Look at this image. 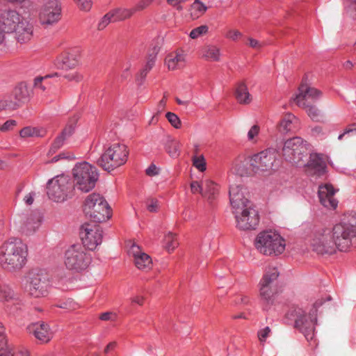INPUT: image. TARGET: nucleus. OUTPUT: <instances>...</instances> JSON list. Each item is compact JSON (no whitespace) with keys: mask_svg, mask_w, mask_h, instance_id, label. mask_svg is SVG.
Returning a JSON list of instances; mask_svg holds the SVG:
<instances>
[{"mask_svg":"<svg viewBox=\"0 0 356 356\" xmlns=\"http://www.w3.org/2000/svg\"><path fill=\"white\" fill-rule=\"evenodd\" d=\"M310 245L318 254H332L337 250L347 252L356 247V213L350 214L332 229L321 228L312 237Z\"/></svg>","mask_w":356,"mask_h":356,"instance_id":"f257e3e1","label":"nucleus"},{"mask_svg":"<svg viewBox=\"0 0 356 356\" xmlns=\"http://www.w3.org/2000/svg\"><path fill=\"white\" fill-rule=\"evenodd\" d=\"M27 245L17 238H10L1 246L0 264L9 271L22 269L26 261Z\"/></svg>","mask_w":356,"mask_h":356,"instance_id":"f03ea898","label":"nucleus"},{"mask_svg":"<svg viewBox=\"0 0 356 356\" xmlns=\"http://www.w3.org/2000/svg\"><path fill=\"white\" fill-rule=\"evenodd\" d=\"M51 284V277L44 269H31L22 279V287L25 292L34 298L46 296L49 293Z\"/></svg>","mask_w":356,"mask_h":356,"instance_id":"7ed1b4c3","label":"nucleus"},{"mask_svg":"<svg viewBox=\"0 0 356 356\" xmlns=\"http://www.w3.org/2000/svg\"><path fill=\"white\" fill-rule=\"evenodd\" d=\"M72 175L74 187L83 193L93 189L99 177L97 168L86 161L76 163Z\"/></svg>","mask_w":356,"mask_h":356,"instance_id":"20e7f679","label":"nucleus"},{"mask_svg":"<svg viewBox=\"0 0 356 356\" xmlns=\"http://www.w3.org/2000/svg\"><path fill=\"white\" fill-rule=\"evenodd\" d=\"M254 246L261 253L267 256L281 254L285 250V240L275 231L259 233L254 240Z\"/></svg>","mask_w":356,"mask_h":356,"instance_id":"39448f33","label":"nucleus"},{"mask_svg":"<svg viewBox=\"0 0 356 356\" xmlns=\"http://www.w3.org/2000/svg\"><path fill=\"white\" fill-rule=\"evenodd\" d=\"M83 211L94 222H102L111 217V209L105 198L99 193H92L85 200Z\"/></svg>","mask_w":356,"mask_h":356,"instance_id":"423d86ee","label":"nucleus"},{"mask_svg":"<svg viewBox=\"0 0 356 356\" xmlns=\"http://www.w3.org/2000/svg\"><path fill=\"white\" fill-rule=\"evenodd\" d=\"M92 257L81 244H74L68 247L64 254V265L67 269L74 272L86 270L90 265Z\"/></svg>","mask_w":356,"mask_h":356,"instance_id":"0eeeda50","label":"nucleus"},{"mask_svg":"<svg viewBox=\"0 0 356 356\" xmlns=\"http://www.w3.org/2000/svg\"><path fill=\"white\" fill-rule=\"evenodd\" d=\"M127 146L115 143L111 145L98 160V165L104 170L111 171L124 164L127 160Z\"/></svg>","mask_w":356,"mask_h":356,"instance_id":"6e6552de","label":"nucleus"},{"mask_svg":"<svg viewBox=\"0 0 356 356\" xmlns=\"http://www.w3.org/2000/svg\"><path fill=\"white\" fill-rule=\"evenodd\" d=\"M308 154V144L300 137H294L285 141L282 156L293 165H301Z\"/></svg>","mask_w":356,"mask_h":356,"instance_id":"1a4fd4ad","label":"nucleus"},{"mask_svg":"<svg viewBox=\"0 0 356 356\" xmlns=\"http://www.w3.org/2000/svg\"><path fill=\"white\" fill-rule=\"evenodd\" d=\"M288 316L293 318L295 327L305 335L307 341L314 339L316 322L314 312L307 314L302 308L294 307L289 312Z\"/></svg>","mask_w":356,"mask_h":356,"instance_id":"9d476101","label":"nucleus"},{"mask_svg":"<svg viewBox=\"0 0 356 356\" xmlns=\"http://www.w3.org/2000/svg\"><path fill=\"white\" fill-rule=\"evenodd\" d=\"M73 186L69 177L58 175L49 180L47 186L48 197L55 202H63L70 195Z\"/></svg>","mask_w":356,"mask_h":356,"instance_id":"9b49d317","label":"nucleus"},{"mask_svg":"<svg viewBox=\"0 0 356 356\" xmlns=\"http://www.w3.org/2000/svg\"><path fill=\"white\" fill-rule=\"evenodd\" d=\"M80 236L81 245L93 250L102 243V230L97 222L85 223L81 226Z\"/></svg>","mask_w":356,"mask_h":356,"instance_id":"f8f14e48","label":"nucleus"},{"mask_svg":"<svg viewBox=\"0 0 356 356\" xmlns=\"http://www.w3.org/2000/svg\"><path fill=\"white\" fill-rule=\"evenodd\" d=\"M277 159V153L273 149H266L252 156L251 167L257 172H270Z\"/></svg>","mask_w":356,"mask_h":356,"instance_id":"ddd939ff","label":"nucleus"},{"mask_svg":"<svg viewBox=\"0 0 356 356\" xmlns=\"http://www.w3.org/2000/svg\"><path fill=\"white\" fill-rule=\"evenodd\" d=\"M235 215L236 227L241 230L254 229L259 224V218L258 211L254 205L245 207Z\"/></svg>","mask_w":356,"mask_h":356,"instance_id":"4468645a","label":"nucleus"},{"mask_svg":"<svg viewBox=\"0 0 356 356\" xmlns=\"http://www.w3.org/2000/svg\"><path fill=\"white\" fill-rule=\"evenodd\" d=\"M61 16V8L56 0L46 3L40 9L39 20L44 26H51L57 23Z\"/></svg>","mask_w":356,"mask_h":356,"instance_id":"2eb2a0df","label":"nucleus"},{"mask_svg":"<svg viewBox=\"0 0 356 356\" xmlns=\"http://www.w3.org/2000/svg\"><path fill=\"white\" fill-rule=\"evenodd\" d=\"M321 95L320 90L302 81L299 86L298 94L293 100L299 107H305L306 105L314 104Z\"/></svg>","mask_w":356,"mask_h":356,"instance_id":"dca6fc26","label":"nucleus"},{"mask_svg":"<svg viewBox=\"0 0 356 356\" xmlns=\"http://www.w3.org/2000/svg\"><path fill=\"white\" fill-rule=\"evenodd\" d=\"M246 189L240 185H232L229 188V200L233 212H239L253 204L245 197Z\"/></svg>","mask_w":356,"mask_h":356,"instance_id":"f3484780","label":"nucleus"},{"mask_svg":"<svg viewBox=\"0 0 356 356\" xmlns=\"http://www.w3.org/2000/svg\"><path fill=\"white\" fill-rule=\"evenodd\" d=\"M130 257H133V260L136 267L143 271H147L152 267V258L145 252L142 251L140 248L134 243H131L128 250Z\"/></svg>","mask_w":356,"mask_h":356,"instance_id":"a211bd4d","label":"nucleus"},{"mask_svg":"<svg viewBox=\"0 0 356 356\" xmlns=\"http://www.w3.org/2000/svg\"><path fill=\"white\" fill-rule=\"evenodd\" d=\"M327 172L326 158L324 155L317 153L311 154L307 165V172L309 175L322 177Z\"/></svg>","mask_w":356,"mask_h":356,"instance_id":"6ab92c4d","label":"nucleus"},{"mask_svg":"<svg viewBox=\"0 0 356 356\" xmlns=\"http://www.w3.org/2000/svg\"><path fill=\"white\" fill-rule=\"evenodd\" d=\"M29 332L42 343L49 342L53 337L49 325L44 322H37L28 327Z\"/></svg>","mask_w":356,"mask_h":356,"instance_id":"aec40b11","label":"nucleus"},{"mask_svg":"<svg viewBox=\"0 0 356 356\" xmlns=\"http://www.w3.org/2000/svg\"><path fill=\"white\" fill-rule=\"evenodd\" d=\"M22 19L24 18L15 10L3 12L0 15L1 26L4 29L5 33L13 32L21 23Z\"/></svg>","mask_w":356,"mask_h":356,"instance_id":"412c9836","label":"nucleus"},{"mask_svg":"<svg viewBox=\"0 0 356 356\" xmlns=\"http://www.w3.org/2000/svg\"><path fill=\"white\" fill-rule=\"evenodd\" d=\"M334 190L332 185L325 184L320 186L318 188V197L321 203L326 208L335 209L337 201L334 197Z\"/></svg>","mask_w":356,"mask_h":356,"instance_id":"4be33fe9","label":"nucleus"},{"mask_svg":"<svg viewBox=\"0 0 356 356\" xmlns=\"http://www.w3.org/2000/svg\"><path fill=\"white\" fill-rule=\"evenodd\" d=\"M15 32L16 39L20 43L29 41L33 35V26L26 19H22L21 23L13 31Z\"/></svg>","mask_w":356,"mask_h":356,"instance_id":"5701e85b","label":"nucleus"},{"mask_svg":"<svg viewBox=\"0 0 356 356\" xmlns=\"http://www.w3.org/2000/svg\"><path fill=\"white\" fill-rule=\"evenodd\" d=\"M42 217L40 213H32L30 216L21 220V229L27 234L35 232L40 226Z\"/></svg>","mask_w":356,"mask_h":356,"instance_id":"b1692460","label":"nucleus"},{"mask_svg":"<svg viewBox=\"0 0 356 356\" xmlns=\"http://www.w3.org/2000/svg\"><path fill=\"white\" fill-rule=\"evenodd\" d=\"M203 186L202 196L206 199L210 205H212L218 195L219 187L216 183L209 179L203 181Z\"/></svg>","mask_w":356,"mask_h":356,"instance_id":"393cba45","label":"nucleus"},{"mask_svg":"<svg viewBox=\"0 0 356 356\" xmlns=\"http://www.w3.org/2000/svg\"><path fill=\"white\" fill-rule=\"evenodd\" d=\"M186 63V55L181 51L170 54L165 58V64L170 70L181 69Z\"/></svg>","mask_w":356,"mask_h":356,"instance_id":"a878e982","label":"nucleus"},{"mask_svg":"<svg viewBox=\"0 0 356 356\" xmlns=\"http://www.w3.org/2000/svg\"><path fill=\"white\" fill-rule=\"evenodd\" d=\"M252 157L243 161H237L233 168L234 172L241 177L249 176L256 173L251 167Z\"/></svg>","mask_w":356,"mask_h":356,"instance_id":"bb28decb","label":"nucleus"},{"mask_svg":"<svg viewBox=\"0 0 356 356\" xmlns=\"http://www.w3.org/2000/svg\"><path fill=\"white\" fill-rule=\"evenodd\" d=\"M298 120L291 113H286L283 116L280 123L277 125V128L281 133H287L291 131L295 128V125L297 123Z\"/></svg>","mask_w":356,"mask_h":356,"instance_id":"cd10ccee","label":"nucleus"},{"mask_svg":"<svg viewBox=\"0 0 356 356\" xmlns=\"http://www.w3.org/2000/svg\"><path fill=\"white\" fill-rule=\"evenodd\" d=\"M73 131L74 129L72 126L66 127L61 134L54 140L49 149V153H55L58 149H60L63 145L65 139L72 134Z\"/></svg>","mask_w":356,"mask_h":356,"instance_id":"c85d7f7f","label":"nucleus"},{"mask_svg":"<svg viewBox=\"0 0 356 356\" xmlns=\"http://www.w3.org/2000/svg\"><path fill=\"white\" fill-rule=\"evenodd\" d=\"M235 97L238 102L242 104H248L252 101L251 95L244 82H241L237 84L235 90Z\"/></svg>","mask_w":356,"mask_h":356,"instance_id":"c756f323","label":"nucleus"},{"mask_svg":"<svg viewBox=\"0 0 356 356\" xmlns=\"http://www.w3.org/2000/svg\"><path fill=\"white\" fill-rule=\"evenodd\" d=\"M202 57L208 60L218 61L220 60V49L212 44L204 46L202 49Z\"/></svg>","mask_w":356,"mask_h":356,"instance_id":"7c9ffc66","label":"nucleus"},{"mask_svg":"<svg viewBox=\"0 0 356 356\" xmlns=\"http://www.w3.org/2000/svg\"><path fill=\"white\" fill-rule=\"evenodd\" d=\"M260 284V296L266 305H273L275 300V293L269 285Z\"/></svg>","mask_w":356,"mask_h":356,"instance_id":"2f4dec72","label":"nucleus"},{"mask_svg":"<svg viewBox=\"0 0 356 356\" xmlns=\"http://www.w3.org/2000/svg\"><path fill=\"white\" fill-rule=\"evenodd\" d=\"M12 95L19 103L26 101L30 95L26 84L25 83L18 84L13 90Z\"/></svg>","mask_w":356,"mask_h":356,"instance_id":"473e14b6","label":"nucleus"},{"mask_svg":"<svg viewBox=\"0 0 356 356\" xmlns=\"http://www.w3.org/2000/svg\"><path fill=\"white\" fill-rule=\"evenodd\" d=\"M57 62L61 68L65 70L74 68L79 63L76 56L71 54L62 56L61 58L57 59Z\"/></svg>","mask_w":356,"mask_h":356,"instance_id":"72a5a7b5","label":"nucleus"},{"mask_svg":"<svg viewBox=\"0 0 356 356\" xmlns=\"http://www.w3.org/2000/svg\"><path fill=\"white\" fill-rule=\"evenodd\" d=\"M19 134L22 138L43 137L46 131L43 128L26 127L20 131Z\"/></svg>","mask_w":356,"mask_h":356,"instance_id":"f704fd0d","label":"nucleus"},{"mask_svg":"<svg viewBox=\"0 0 356 356\" xmlns=\"http://www.w3.org/2000/svg\"><path fill=\"white\" fill-rule=\"evenodd\" d=\"M207 10V6L200 0H195L190 8L191 15L193 18H198L203 15Z\"/></svg>","mask_w":356,"mask_h":356,"instance_id":"c9c22d12","label":"nucleus"},{"mask_svg":"<svg viewBox=\"0 0 356 356\" xmlns=\"http://www.w3.org/2000/svg\"><path fill=\"white\" fill-rule=\"evenodd\" d=\"M278 275L279 272L277 269L276 268L270 267L266 270L260 281V284L271 286L272 284L277 280Z\"/></svg>","mask_w":356,"mask_h":356,"instance_id":"e433bc0d","label":"nucleus"},{"mask_svg":"<svg viewBox=\"0 0 356 356\" xmlns=\"http://www.w3.org/2000/svg\"><path fill=\"white\" fill-rule=\"evenodd\" d=\"M176 234L168 232L163 238V248L168 252H172L178 246Z\"/></svg>","mask_w":356,"mask_h":356,"instance_id":"4c0bfd02","label":"nucleus"},{"mask_svg":"<svg viewBox=\"0 0 356 356\" xmlns=\"http://www.w3.org/2000/svg\"><path fill=\"white\" fill-rule=\"evenodd\" d=\"M111 12L112 15H113V17L115 22L128 19L135 13L134 8H116Z\"/></svg>","mask_w":356,"mask_h":356,"instance_id":"58836bf2","label":"nucleus"},{"mask_svg":"<svg viewBox=\"0 0 356 356\" xmlns=\"http://www.w3.org/2000/svg\"><path fill=\"white\" fill-rule=\"evenodd\" d=\"M11 352L5 335V328L0 323V356H7Z\"/></svg>","mask_w":356,"mask_h":356,"instance_id":"ea45409f","label":"nucleus"},{"mask_svg":"<svg viewBox=\"0 0 356 356\" xmlns=\"http://www.w3.org/2000/svg\"><path fill=\"white\" fill-rule=\"evenodd\" d=\"M180 143L175 139L169 140L165 145L167 152L172 157H176L179 154Z\"/></svg>","mask_w":356,"mask_h":356,"instance_id":"a19ab883","label":"nucleus"},{"mask_svg":"<svg viewBox=\"0 0 356 356\" xmlns=\"http://www.w3.org/2000/svg\"><path fill=\"white\" fill-rule=\"evenodd\" d=\"M54 76H57V74H54L52 75H46L44 76H38L34 79L33 81V87L35 89L40 90L41 91H44L47 88V83H46L47 80L52 77Z\"/></svg>","mask_w":356,"mask_h":356,"instance_id":"79ce46f5","label":"nucleus"},{"mask_svg":"<svg viewBox=\"0 0 356 356\" xmlns=\"http://www.w3.org/2000/svg\"><path fill=\"white\" fill-rule=\"evenodd\" d=\"M19 103L15 100L13 101L10 98H5L0 100V111L2 110H15L18 108Z\"/></svg>","mask_w":356,"mask_h":356,"instance_id":"37998d69","label":"nucleus"},{"mask_svg":"<svg viewBox=\"0 0 356 356\" xmlns=\"http://www.w3.org/2000/svg\"><path fill=\"white\" fill-rule=\"evenodd\" d=\"M302 108L306 110L308 115L314 120H318L320 117V111L318 108L314 104H308L306 105L305 107H302Z\"/></svg>","mask_w":356,"mask_h":356,"instance_id":"c03bdc74","label":"nucleus"},{"mask_svg":"<svg viewBox=\"0 0 356 356\" xmlns=\"http://www.w3.org/2000/svg\"><path fill=\"white\" fill-rule=\"evenodd\" d=\"M208 31V26L202 25L193 29L190 33V37L192 39H196L200 36L205 34Z\"/></svg>","mask_w":356,"mask_h":356,"instance_id":"a18cd8bd","label":"nucleus"},{"mask_svg":"<svg viewBox=\"0 0 356 356\" xmlns=\"http://www.w3.org/2000/svg\"><path fill=\"white\" fill-rule=\"evenodd\" d=\"M168 122L176 129H179L181 127V120L179 117L172 112H168L165 115Z\"/></svg>","mask_w":356,"mask_h":356,"instance_id":"49530a36","label":"nucleus"},{"mask_svg":"<svg viewBox=\"0 0 356 356\" xmlns=\"http://www.w3.org/2000/svg\"><path fill=\"white\" fill-rule=\"evenodd\" d=\"M113 16V15H112L111 12H109L107 14H106L99 22L98 24V29L99 30H102L105 27H106V26L109 24L111 22H115Z\"/></svg>","mask_w":356,"mask_h":356,"instance_id":"de8ad7c7","label":"nucleus"},{"mask_svg":"<svg viewBox=\"0 0 356 356\" xmlns=\"http://www.w3.org/2000/svg\"><path fill=\"white\" fill-rule=\"evenodd\" d=\"M193 164L201 172H203L206 170V162L202 156H194L193 158Z\"/></svg>","mask_w":356,"mask_h":356,"instance_id":"09e8293b","label":"nucleus"},{"mask_svg":"<svg viewBox=\"0 0 356 356\" xmlns=\"http://www.w3.org/2000/svg\"><path fill=\"white\" fill-rule=\"evenodd\" d=\"M58 307L66 309L67 310H75L79 307V305L72 299H67L58 305Z\"/></svg>","mask_w":356,"mask_h":356,"instance_id":"8fccbe9b","label":"nucleus"},{"mask_svg":"<svg viewBox=\"0 0 356 356\" xmlns=\"http://www.w3.org/2000/svg\"><path fill=\"white\" fill-rule=\"evenodd\" d=\"M260 128L258 125H253L248 132V140L255 143L259 133Z\"/></svg>","mask_w":356,"mask_h":356,"instance_id":"3c124183","label":"nucleus"},{"mask_svg":"<svg viewBox=\"0 0 356 356\" xmlns=\"http://www.w3.org/2000/svg\"><path fill=\"white\" fill-rule=\"evenodd\" d=\"M14 296L13 291L8 287L0 286V300H8Z\"/></svg>","mask_w":356,"mask_h":356,"instance_id":"603ef678","label":"nucleus"},{"mask_svg":"<svg viewBox=\"0 0 356 356\" xmlns=\"http://www.w3.org/2000/svg\"><path fill=\"white\" fill-rule=\"evenodd\" d=\"M146 207L149 212H156L159 209V201L154 198L146 201Z\"/></svg>","mask_w":356,"mask_h":356,"instance_id":"864d4df0","label":"nucleus"},{"mask_svg":"<svg viewBox=\"0 0 356 356\" xmlns=\"http://www.w3.org/2000/svg\"><path fill=\"white\" fill-rule=\"evenodd\" d=\"M242 33L237 29H229L225 34V37L233 41L237 40L238 38L242 37Z\"/></svg>","mask_w":356,"mask_h":356,"instance_id":"5fc2aeb1","label":"nucleus"},{"mask_svg":"<svg viewBox=\"0 0 356 356\" xmlns=\"http://www.w3.org/2000/svg\"><path fill=\"white\" fill-rule=\"evenodd\" d=\"M203 187V181L200 183L197 181H193L191 183V190L193 193H199L202 195Z\"/></svg>","mask_w":356,"mask_h":356,"instance_id":"6e6d98bb","label":"nucleus"},{"mask_svg":"<svg viewBox=\"0 0 356 356\" xmlns=\"http://www.w3.org/2000/svg\"><path fill=\"white\" fill-rule=\"evenodd\" d=\"M156 53H154L153 54H150L148 58L146 63V65L145 66V69L146 70L145 72H148L151 70V69L154 65L155 60H156Z\"/></svg>","mask_w":356,"mask_h":356,"instance_id":"4d7b16f0","label":"nucleus"},{"mask_svg":"<svg viewBox=\"0 0 356 356\" xmlns=\"http://www.w3.org/2000/svg\"><path fill=\"white\" fill-rule=\"evenodd\" d=\"M79 7L83 10L88 11L92 6V2L90 0H75Z\"/></svg>","mask_w":356,"mask_h":356,"instance_id":"13d9d810","label":"nucleus"},{"mask_svg":"<svg viewBox=\"0 0 356 356\" xmlns=\"http://www.w3.org/2000/svg\"><path fill=\"white\" fill-rule=\"evenodd\" d=\"M152 0H141L138 3L134 8V12L142 10L149 6Z\"/></svg>","mask_w":356,"mask_h":356,"instance_id":"bf43d9fd","label":"nucleus"},{"mask_svg":"<svg viewBox=\"0 0 356 356\" xmlns=\"http://www.w3.org/2000/svg\"><path fill=\"white\" fill-rule=\"evenodd\" d=\"M16 121L13 120H8L0 127L1 131H7L12 129L16 125Z\"/></svg>","mask_w":356,"mask_h":356,"instance_id":"052dcab7","label":"nucleus"},{"mask_svg":"<svg viewBox=\"0 0 356 356\" xmlns=\"http://www.w3.org/2000/svg\"><path fill=\"white\" fill-rule=\"evenodd\" d=\"M99 318L102 321H114L116 319V314L113 312H105V313H102L99 316Z\"/></svg>","mask_w":356,"mask_h":356,"instance_id":"680f3d73","label":"nucleus"},{"mask_svg":"<svg viewBox=\"0 0 356 356\" xmlns=\"http://www.w3.org/2000/svg\"><path fill=\"white\" fill-rule=\"evenodd\" d=\"M35 196V192H29L24 195V197H23V201L26 204L31 205L34 201Z\"/></svg>","mask_w":356,"mask_h":356,"instance_id":"e2e57ef3","label":"nucleus"},{"mask_svg":"<svg viewBox=\"0 0 356 356\" xmlns=\"http://www.w3.org/2000/svg\"><path fill=\"white\" fill-rule=\"evenodd\" d=\"M247 44L255 49H259L262 47V44L259 40L252 38H248Z\"/></svg>","mask_w":356,"mask_h":356,"instance_id":"0e129e2a","label":"nucleus"},{"mask_svg":"<svg viewBox=\"0 0 356 356\" xmlns=\"http://www.w3.org/2000/svg\"><path fill=\"white\" fill-rule=\"evenodd\" d=\"M148 176H154L159 174V169L154 164H151L146 170Z\"/></svg>","mask_w":356,"mask_h":356,"instance_id":"69168bd1","label":"nucleus"},{"mask_svg":"<svg viewBox=\"0 0 356 356\" xmlns=\"http://www.w3.org/2000/svg\"><path fill=\"white\" fill-rule=\"evenodd\" d=\"M65 77L70 81H75L76 82L82 80V76L77 72L70 73L66 75Z\"/></svg>","mask_w":356,"mask_h":356,"instance_id":"338daca9","label":"nucleus"},{"mask_svg":"<svg viewBox=\"0 0 356 356\" xmlns=\"http://www.w3.org/2000/svg\"><path fill=\"white\" fill-rule=\"evenodd\" d=\"M270 332V329L268 327H266L264 330H261L258 334L259 340L261 341H265L266 338L268 337Z\"/></svg>","mask_w":356,"mask_h":356,"instance_id":"774afa93","label":"nucleus"}]
</instances>
